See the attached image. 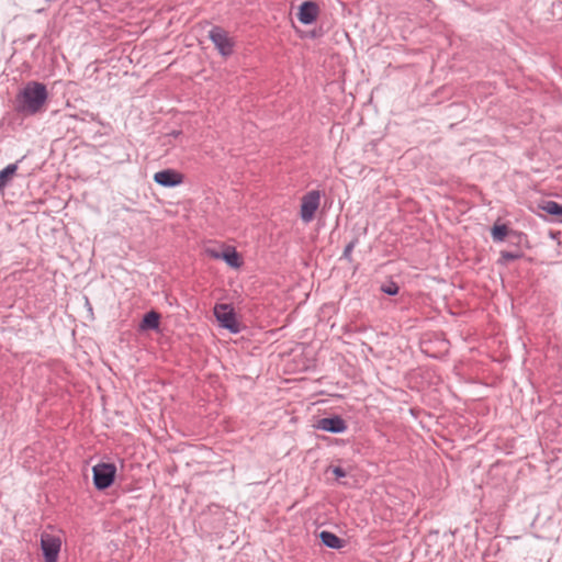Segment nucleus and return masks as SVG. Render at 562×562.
Here are the masks:
<instances>
[{
	"instance_id": "nucleus-1",
	"label": "nucleus",
	"mask_w": 562,
	"mask_h": 562,
	"mask_svg": "<svg viewBox=\"0 0 562 562\" xmlns=\"http://www.w3.org/2000/svg\"><path fill=\"white\" fill-rule=\"evenodd\" d=\"M47 100L46 86L38 81H29L16 94L15 110L24 116L36 115L44 111Z\"/></svg>"
},
{
	"instance_id": "nucleus-2",
	"label": "nucleus",
	"mask_w": 562,
	"mask_h": 562,
	"mask_svg": "<svg viewBox=\"0 0 562 562\" xmlns=\"http://www.w3.org/2000/svg\"><path fill=\"white\" fill-rule=\"evenodd\" d=\"M214 316L220 325L231 333L237 334L241 330V325L237 321L236 313L232 305L225 303L215 304Z\"/></svg>"
},
{
	"instance_id": "nucleus-3",
	"label": "nucleus",
	"mask_w": 562,
	"mask_h": 562,
	"mask_svg": "<svg viewBox=\"0 0 562 562\" xmlns=\"http://www.w3.org/2000/svg\"><path fill=\"white\" fill-rule=\"evenodd\" d=\"M93 484L97 490L103 491L110 487L115 479L116 468L112 463H99L93 467Z\"/></svg>"
},
{
	"instance_id": "nucleus-4",
	"label": "nucleus",
	"mask_w": 562,
	"mask_h": 562,
	"mask_svg": "<svg viewBox=\"0 0 562 562\" xmlns=\"http://www.w3.org/2000/svg\"><path fill=\"white\" fill-rule=\"evenodd\" d=\"M209 38L222 56L227 57L233 54L234 41L223 27L213 26L209 32Z\"/></svg>"
},
{
	"instance_id": "nucleus-5",
	"label": "nucleus",
	"mask_w": 562,
	"mask_h": 562,
	"mask_svg": "<svg viewBox=\"0 0 562 562\" xmlns=\"http://www.w3.org/2000/svg\"><path fill=\"white\" fill-rule=\"evenodd\" d=\"M321 203V192L318 190H312L305 193L301 199L300 216L304 223L313 221L316 211Z\"/></svg>"
},
{
	"instance_id": "nucleus-6",
	"label": "nucleus",
	"mask_w": 562,
	"mask_h": 562,
	"mask_svg": "<svg viewBox=\"0 0 562 562\" xmlns=\"http://www.w3.org/2000/svg\"><path fill=\"white\" fill-rule=\"evenodd\" d=\"M60 539L45 533L41 537V548L43 551V555L45 559V562H57L58 561V554L60 552Z\"/></svg>"
},
{
	"instance_id": "nucleus-7",
	"label": "nucleus",
	"mask_w": 562,
	"mask_h": 562,
	"mask_svg": "<svg viewBox=\"0 0 562 562\" xmlns=\"http://www.w3.org/2000/svg\"><path fill=\"white\" fill-rule=\"evenodd\" d=\"M314 427L331 434H341L347 429V423L339 415H333L318 419Z\"/></svg>"
},
{
	"instance_id": "nucleus-8",
	"label": "nucleus",
	"mask_w": 562,
	"mask_h": 562,
	"mask_svg": "<svg viewBox=\"0 0 562 562\" xmlns=\"http://www.w3.org/2000/svg\"><path fill=\"white\" fill-rule=\"evenodd\" d=\"M154 181L161 187L172 188L183 182V175L175 169H164L154 175Z\"/></svg>"
},
{
	"instance_id": "nucleus-9",
	"label": "nucleus",
	"mask_w": 562,
	"mask_h": 562,
	"mask_svg": "<svg viewBox=\"0 0 562 562\" xmlns=\"http://www.w3.org/2000/svg\"><path fill=\"white\" fill-rule=\"evenodd\" d=\"M319 14V7L314 1H304L299 7L297 19L302 24H312Z\"/></svg>"
},
{
	"instance_id": "nucleus-10",
	"label": "nucleus",
	"mask_w": 562,
	"mask_h": 562,
	"mask_svg": "<svg viewBox=\"0 0 562 562\" xmlns=\"http://www.w3.org/2000/svg\"><path fill=\"white\" fill-rule=\"evenodd\" d=\"M214 258H222L229 267L239 268L241 260L238 252L234 248H227L222 254L212 252Z\"/></svg>"
},
{
	"instance_id": "nucleus-11",
	"label": "nucleus",
	"mask_w": 562,
	"mask_h": 562,
	"mask_svg": "<svg viewBox=\"0 0 562 562\" xmlns=\"http://www.w3.org/2000/svg\"><path fill=\"white\" fill-rule=\"evenodd\" d=\"M319 539L324 546L330 549H341L344 547V540L330 531H322Z\"/></svg>"
},
{
	"instance_id": "nucleus-12",
	"label": "nucleus",
	"mask_w": 562,
	"mask_h": 562,
	"mask_svg": "<svg viewBox=\"0 0 562 562\" xmlns=\"http://www.w3.org/2000/svg\"><path fill=\"white\" fill-rule=\"evenodd\" d=\"M160 315L155 311L146 313L142 319V329H157L159 327Z\"/></svg>"
},
{
	"instance_id": "nucleus-13",
	"label": "nucleus",
	"mask_w": 562,
	"mask_h": 562,
	"mask_svg": "<svg viewBox=\"0 0 562 562\" xmlns=\"http://www.w3.org/2000/svg\"><path fill=\"white\" fill-rule=\"evenodd\" d=\"M18 164H19V161H16L14 164H10L0 171V191H2L4 189V187L8 184V182L11 180V178L16 172Z\"/></svg>"
},
{
	"instance_id": "nucleus-14",
	"label": "nucleus",
	"mask_w": 562,
	"mask_h": 562,
	"mask_svg": "<svg viewBox=\"0 0 562 562\" xmlns=\"http://www.w3.org/2000/svg\"><path fill=\"white\" fill-rule=\"evenodd\" d=\"M541 209L548 214L554 216L557 220H562V204L549 200L542 203Z\"/></svg>"
},
{
	"instance_id": "nucleus-15",
	"label": "nucleus",
	"mask_w": 562,
	"mask_h": 562,
	"mask_svg": "<svg viewBox=\"0 0 562 562\" xmlns=\"http://www.w3.org/2000/svg\"><path fill=\"white\" fill-rule=\"evenodd\" d=\"M508 235V227L505 224L494 225L492 228V237L494 241H503Z\"/></svg>"
},
{
	"instance_id": "nucleus-16",
	"label": "nucleus",
	"mask_w": 562,
	"mask_h": 562,
	"mask_svg": "<svg viewBox=\"0 0 562 562\" xmlns=\"http://www.w3.org/2000/svg\"><path fill=\"white\" fill-rule=\"evenodd\" d=\"M522 257V252L520 251H501V257L498 259V263L507 265L510 261L517 260Z\"/></svg>"
},
{
	"instance_id": "nucleus-17",
	"label": "nucleus",
	"mask_w": 562,
	"mask_h": 562,
	"mask_svg": "<svg viewBox=\"0 0 562 562\" xmlns=\"http://www.w3.org/2000/svg\"><path fill=\"white\" fill-rule=\"evenodd\" d=\"M398 285L393 281L381 286V291L387 295H396L398 293Z\"/></svg>"
},
{
	"instance_id": "nucleus-18",
	"label": "nucleus",
	"mask_w": 562,
	"mask_h": 562,
	"mask_svg": "<svg viewBox=\"0 0 562 562\" xmlns=\"http://www.w3.org/2000/svg\"><path fill=\"white\" fill-rule=\"evenodd\" d=\"M357 244V239L351 240L349 244L346 245L344 249V258H347L350 260L351 252Z\"/></svg>"
},
{
	"instance_id": "nucleus-19",
	"label": "nucleus",
	"mask_w": 562,
	"mask_h": 562,
	"mask_svg": "<svg viewBox=\"0 0 562 562\" xmlns=\"http://www.w3.org/2000/svg\"><path fill=\"white\" fill-rule=\"evenodd\" d=\"M331 472L336 477H345L347 475V472L340 467H334Z\"/></svg>"
}]
</instances>
